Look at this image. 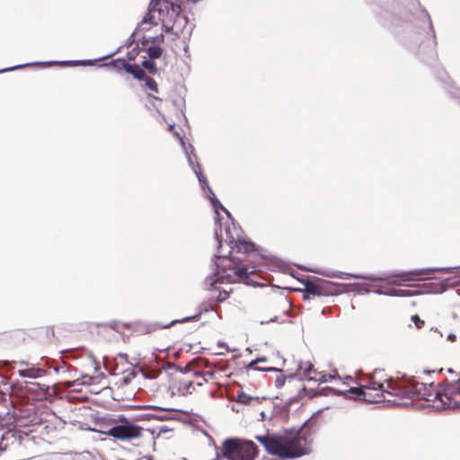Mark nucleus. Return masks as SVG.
<instances>
[{
	"instance_id": "1",
	"label": "nucleus",
	"mask_w": 460,
	"mask_h": 460,
	"mask_svg": "<svg viewBox=\"0 0 460 460\" xmlns=\"http://www.w3.org/2000/svg\"><path fill=\"white\" fill-rule=\"evenodd\" d=\"M394 396L401 399H418L431 402L434 407L441 409L460 408V405H453L455 394H460L459 379L454 383H444L435 386L432 383H411L400 387H393L391 392Z\"/></svg>"
},
{
	"instance_id": "2",
	"label": "nucleus",
	"mask_w": 460,
	"mask_h": 460,
	"mask_svg": "<svg viewBox=\"0 0 460 460\" xmlns=\"http://www.w3.org/2000/svg\"><path fill=\"white\" fill-rule=\"evenodd\" d=\"M358 386L349 389L333 387L336 394H343L349 398L361 399L367 402H380L385 399V394L394 395L393 387L400 385L387 377L384 370H375L373 373L362 376L358 379Z\"/></svg>"
},
{
	"instance_id": "3",
	"label": "nucleus",
	"mask_w": 460,
	"mask_h": 460,
	"mask_svg": "<svg viewBox=\"0 0 460 460\" xmlns=\"http://www.w3.org/2000/svg\"><path fill=\"white\" fill-rule=\"evenodd\" d=\"M434 271H436L435 269H420V270L403 271V272H400V273L394 274V275L387 276V277H374V276L363 277V276L358 275V274H349V273H344V272L332 273L330 276L340 278V279H366V280H369V281L386 280L390 284L399 286L402 282L422 280V279H424L423 276L432 273Z\"/></svg>"
},
{
	"instance_id": "4",
	"label": "nucleus",
	"mask_w": 460,
	"mask_h": 460,
	"mask_svg": "<svg viewBox=\"0 0 460 460\" xmlns=\"http://www.w3.org/2000/svg\"><path fill=\"white\" fill-rule=\"evenodd\" d=\"M338 376L337 370L332 373L318 371L309 361H302L300 359H293L289 364V379L296 378L298 380H309L318 383H326L332 379H336Z\"/></svg>"
},
{
	"instance_id": "5",
	"label": "nucleus",
	"mask_w": 460,
	"mask_h": 460,
	"mask_svg": "<svg viewBox=\"0 0 460 460\" xmlns=\"http://www.w3.org/2000/svg\"><path fill=\"white\" fill-rule=\"evenodd\" d=\"M152 5L157 6L159 19L167 31L178 33L187 23V19L180 13V6L168 0H152Z\"/></svg>"
},
{
	"instance_id": "6",
	"label": "nucleus",
	"mask_w": 460,
	"mask_h": 460,
	"mask_svg": "<svg viewBox=\"0 0 460 460\" xmlns=\"http://www.w3.org/2000/svg\"><path fill=\"white\" fill-rule=\"evenodd\" d=\"M256 456L257 448L252 441L231 438L222 447V458L226 460H253Z\"/></svg>"
},
{
	"instance_id": "7",
	"label": "nucleus",
	"mask_w": 460,
	"mask_h": 460,
	"mask_svg": "<svg viewBox=\"0 0 460 460\" xmlns=\"http://www.w3.org/2000/svg\"><path fill=\"white\" fill-rule=\"evenodd\" d=\"M256 439L264 446L265 449L271 455L281 457L288 456V439L273 435L256 436Z\"/></svg>"
},
{
	"instance_id": "8",
	"label": "nucleus",
	"mask_w": 460,
	"mask_h": 460,
	"mask_svg": "<svg viewBox=\"0 0 460 460\" xmlns=\"http://www.w3.org/2000/svg\"><path fill=\"white\" fill-rule=\"evenodd\" d=\"M309 443L307 430H299L296 437H292V431L289 430V458L308 454Z\"/></svg>"
},
{
	"instance_id": "9",
	"label": "nucleus",
	"mask_w": 460,
	"mask_h": 460,
	"mask_svg": "<svg viewBox=\"0 0 460 460\" xmlns=\"http://www.w3.org/2000/svg\"><path fill=\"white\" fill-rule=\"evenodd\" d=\"M107 434L117 439L129 440L139 438L142 435V429L137 425L125 421L111 427Z\"/></svg>"
},
{
	"instance_id": "10",
	"label": "nucleus",
	"mask_w": 460,
	"mask_h": 460,
	"mask_svg": "<svg viewBox=\"0 0 460 460\" xmlns=\"http://www.w3.org/2000/svg\"><path fill=\"white\" fill-rule=\"evenodd\" d=\"M193 171L196 173V175L199 178V181L202 186V188L205 190H208V196L211 201V204L213 206L214 211L217 215V221L219 220V209L223 210L227 217L230 218L231 215L230 213L224 208V206L219 202V200L217 199L215 194L213 193L212 190L208 187L206 178L201 174L200 168L199 165H193Z\"/></svg>"
},
{
	"instance_id": "11",
	"label": "nucleus",
	"mask_w": 460,
	"mask_h": 460,
	"mask_svg": "<svg viewBox=\"0 0 460 460\" xmlns=\"http://www.w3.org/2000/svg\"><path fill=\"white\" fill-rule=\"evenodd\" d=\"M226 238L225 239V243L231 251H229V254L231 255L234 249H236L239 252H250L253 250L254 245L247 241L235 239V237L232 234H230V232L228 229L226 230Z\"/></svg>"
},
{
	"instance_id": "12",
	"label": "nucleus",
	"mask_w": 460,
	"mask_h": 460,
	"mask_svg": "<svg viewBox=\"0 0 460 460\" xmlns=\"http://www.w3.org/2000/svg\"><path fill=\"white\" fill-rule=\"evenodd\" d=\"M321 285V296H337L346 290L345 284L334 283L327 280H320Z\"/></svg>"
},
{
	"instance_id": "13",
	"label": "nucleus",
	"mask_w": 460,
	"mask_h": 460,
	"mask_svg": "<svg viewBox=\"0 0 460 460\" xmlns=\"http://www.w3.org/2000/svg\"><path fill=\"white\" fill-rule=\"evenodd\" d=\"M218 259L220 260V262H216V264L217 267V274L219 275V278L222 279L221 282H224V279H233L232 275L227 272L226 268L232 264L234 259L223 255H220Z\"/></svg>"
},
{
	"instance_id": "14",
	"label": "nucleus",
	"mask_w": 460,
	"mask_h": 460,
	"mask_svg": "<svg viewBox=\"0 0 460 460\" xmlns=\"http://www.w3.org/2000/svg\"><path fill=\"white\" fill-rule=\"evenodd\" d=\"M195 385H201V383H194L189 379H181L179 382V392L183 395L191 394L195 390Z\"/></svg>"
},
{
	"instance_id": "15",
	"label": "nucleus",
	"mask_w": 460,
	"mask_h": 460,
	"mask_svg": "<svg viewBox=\"0 0 460 460\" xmlns=\"http://www.w3.org/2000/svg\"><path fill=\"white\" fill-rule=\"evenodd\" d=\"M305 291L306 293V296H321V285L320 280L316 282L307 281L305 285Z\"/></svg>"
},
{
	"instance_id": "16",
	"label": "nucleus",
	"mask_w": 460,
	"mask_h": 460,
	"mask_svg": "<svg viewBox=\"0 0 460 460\" xmlns=\"http://www.w3.org/2000/svg\"><path fill=\"white\" fill-rule=\"evenodd\" d=\"M42 372L40 368H26L17 371L19 376L24 378H38L41 376Z\"/></svg>"
},
{
	"instance_id": "17",
	"label": "nucleus",
	"mask_w": 460,
	"mask_h": 460,
	"mask_svg": "<svg viewBox=\"0 0 460 460\" xmlns=\"http://www.w3.org/2000/svg\"><path fill=\"white\" fill-rule=\"evenodd\" d=\"M123 65H124L125 70L128 73L132 74L134 75V77H136L137 79H142L146 75L144 70L137 65H131V64H126V63H124Z\"/></svg>"
},
{
	"instance_id": "18",
	"label": "nucleus",
	"mask_w": 460,
	"mask_h": 460,
	"mask_svg": "<svg viewBox=\"0 0 460 460\" xmlns=\"http://www.w3.org/2000/svg\"><path fill=\"white\" fill-rule=\"evenodd\" d=\"M230 270L234 271L233 281L235 279H245L248 277V274L251 272L247 268H231L228 267Z\"/></svg>"
},
{
	"instance_id": "19",
	"label": "nucleus",
	"mask_w": 460,
	"mask_h": 460,
	"mask_svg": "<svg viewBox=\"0 0 460 460\" xmlns=\"http://www.w3.org/2000/svg\"><path fill=\"white\" fill-rule=\"evenodd\" d=\"M156 12H157V6L153 5V7L150 10V12L144 17V19L142 21V25L156 24V21H155V14Z\"/></svg>"
},
{
	"instance_id": "20",
	"label": "nucleus",
	"mask_w": 460,
	"mask_h": 460,
	"mask_svg": "<svg viewBox=\"0 0 460 460\" xmlns=\"http://www.w3.org/2000/svg\"><path fill=\"white\" fill-rule=\"evenodd\" d=\"M415 294L414 291H411L410 289H392L390 292V295L392 296H413Z\"/></svg>"
},
{
	"instance_id": "21",
	"label": "nucleus",
	"mask_w": 460,
	"mask_h": 460,
	"mask_svg": "<svg viewBox=\"0 0 460 460\" xmlns=\"http://www.w3.org/2000/svg\"><path fill=\"white\" fill-rule=\"evenodd\" d=\"M145 84H146V86L147 88H149L150 90L154 91L155 93L158 92L157 84L152 78L146 77L145 79Z\"/></svg>"
},
{
	"instance_id": "22",
	"label": "nucleus",
	"mask_w": 460,
	"mask_h": 460,
	"mask_svg": "<svg viewBox=\"0 0 460 460\" xmlns=\"http://www.w3.org/2000/svg\"><path fill=\"white\" fill-rule=\"evenodd\" d=\"M411 320L412 322L414 323L415 326L417 327V329H421L424 324H425V322L423 320H421L418 314H414L412 317H411Z\"/></svg>"
},
{
	"instance_id": "23",
	"label": "nucleus",
	"mask_w": 460,
	"mask_h": 460,
	"mask_svg": "<svg viewBox=\"0 0 460 460\" xmlns=\"http://www.w3.org/2000/svg\"><path fill=\"white\" fill-rule=\"evenodd\" d=\"M216 237H217V243H218V248L221 249L222 246H223V234H218L217 230H216Z\"/></svg>"
},
{
	"instance_id": "24",
	"label": "nucleus",
	"mask_w": 460,
	"mask_h": 460,
	"mask_svg": "<svg viewBox=\"0 0 460 460\" xmlns=\"http://www.w3.org/2000/svg\"><path fill=\"white\" fill-rule=\"evenodd\" d=\"M160 49H155L150 50V57L151 58H158L160 56Z\"/></svg>"
},
{
	"instance_id": "25",
	"label": "nucleus",
	"mask_w": 460,
	"mask_h": 460,
	"mask_svg": "<svg viewBox=\"0 0 460 460\" xmlns=\"http://www.w3.org/2000/svg\"><path fill=\"white\" fill-rule=\"evenodd\" d=\"M260 361H265V358H257L256 360L252 361L250 363V366L251 367H253L257 362H260Z\"/></svg>"
},
{
	"instance_id": "26",
	"label": "nucleus",
	"mask_w": 460,
	"mask_h": 460,
	"mask_svg": "<svg viewBox=\"0 0 460 460\" xmlns=\"http://www.w3.org/2000/svg\"><path fill=\"white\" fill-rule=\"evenodd\" d=\"M150 63H151L150 61H145V62L143 63V65H144V66H145V67L149 68V67L151 66H150Z\"/></svg>"
},
{
	"instance_id": "27",
	"label": "nucleus",
	"mask_w": 460,
	"mask_h": 460,
	"mask_svg": "<svg viewBox=\"0 0 460 460\" xmlns=\"http://www.w3.org/2000/svg\"><path fill=\"white\" fill-rule=\"evenodd\" d=\"M227 296H228L227 293L224 292V296H222L220 299L224 300V299H226L227 297Z\"/></svg>"
},
{
	"instance_id": "28",
	"label": "nucleus",
	"mask_w": 460,
	"mask_h": 460,
	"mask_svg": "<svg viewBox=\"0 0 460 460\" xmlns=\"http://www.w3.org/2000/svg\"><path fill=\"white\" fill-rule=\"evenodd\" d=\"M187 155H188V160H189L190 164L192 165V160H191L190 155L189 154H187Z\"/></svg>"
},
{
	"instance_id": "29",
	"label": "nucleus",
	"mask_w": 460,
	"mask_h": 460,
	"mask_svg": "<svg viewBox=\"0 0 460 460\" xmlns=\"http://www.w3.org/2000/svg\"><path fill=\"white\" fill-rule=\"evenodd\" d=\"M296 401L295 397L289 398V405Z\"/></svg>"
},
{
	"instance_id": "30",
	"label": "nucleus",
	"mask_w": 460,
	"mask_h": 460,
	"mask_svg": "<svg viewBox=\"0 0 460 460\" xmlns=\"http://www.w3.org/2000/svg\"><path fill=\"white\" fill-rule=\"evenodd\" d=\"M345 380H346V381H352V377H351V376H346V377H345Z\"/></svg>"
},
{
	"instance_id": "31",
	"label": "nucleus",
	"mask_w": 460,
	"mask_h": 460,
	"mask_svg": "<svg viewBox=\"0 0 460 460\" xmlns=\"http://www.w3.org/2000/svg\"><path fill=\"white\" fill-rule=\"evenodd\" d=\"M170 130L172 131L174 128V125L169 124Z\"/></svg>"
},
{
	"instance_id": "32",
	"label": "nucleus",
	"mask_w": 460,
	"mask_h": 460,
	"mask_svg": "<svg viewBox=\"0 0 460 460\" xmlns=\"http://www.w3.org/2000/svg\"><path fill=\"white\" fill-rule=\"evenodd\" d=\"M448 338L451 339L452 341H454L455 335H449Z\"/></svg>"
},
{
	"instance_id": "33",
	"label": "nucleus",
	"mask_w": 460,
	"mask_h": 460,
	"mask_svg": "<svg viewBox=\"0 0 460 460\" xmlns=\"http://www.w3.org/2000/svg\"><path fill=\"white\" fill-rule=\"evenodd\" d=\"M296 288H292V287H289V288H288V290H296Z\"/></svg>"
},
{
	"instance_id": "34",
	"label": "nucleus",
	"mask_w": 460,
	"mask_h": 460,
	"mask_svg": "<svg viewBox=\"0 0 460 460\" xmlns=\"http://www.w3.org/2000/svg\"><path fill=\"white\" fill-rule=\"evenodd\" d=\"M180 140H181V145L184 146L183 140L181 138H180Z\"/></svg>"
},
{
	"instance_id": "35",
	"label": "nucleus",
	"mask_w": 460,
	"mask_h": 460,
	"mask_svg": "<svg viewBox=\"0 0 460 460\" xmlns=\"http://www.w3.org/2000/svg\"><path fill=\"white\" fill-rule=\"evenodd\" d=\"M146 460H152V459H151V458H148V459H146Z\"/></svg>"
}]
</instances>
